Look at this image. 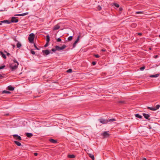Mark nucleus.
<instances>
[{
	"label": "nucleus",
	"mask_w": 160,
	"mask_h": 160,
	"mask_svg": "<svg viewBox=\"0 0 160 160\" xmlns=\"http://www.w3.org/2000/svg\"><path fill=\"white\" fill-rule=\"evenodd\" d=\"M13 61L14 63H17V64H16V65H19V63L15 59H13Z\"/></svg>",
	"instance_id": "nucleus-33"
},
{
	"label": "nucleus",
	"mask_w": 160,
	"mask_h": 160,
	"mask_svg": "<svg viewBox=\"0 0 160 160\" xmlns=\"http://www.w3.org/2000/svg\"><path fill=\"white\" fill-rule=\"evenodd\" d=\"M42 52L44 56L47 55L50 53L49 50H42Z\"/></svg>",
	"instance_id": "nucleus-6"
},
{
	"label": "nucleus",
	"mask_w": 160,
	"mask_h": 160,
	"mask_svg": "<svg viewBox=\"0 0 160 160\" xmlns=\"http://www.w3.org/2000/svg\"><path fill=\"white\" fill-rule=\"evenodd\" d=\"M147 108L148 109H149L150 110H152V111H155L156 110V109H155V108H154L153 107H148Z\"/></svg>",
	"instance_id": "nucleus-24"
},
{
	"label": "nucleus",
	"mask_w": 160,
	"mask_h": 160,
	"mask_svg": "<svg viewBox=\"0 0 160 160\" xmlns=\"http://www.w3.org/2000/svg\"><path fill=\"white\" fill-rule=\"evenodd\" d=\"M135 116L136 118H142V116L139 115V114H137L135 115Z\"/></svg>",
	"instance_id": "nucleus-21"
},
{
	"label": "nucleus",
	"mask_w": 160,
	"mask_h": 160,
	"mask_svg": "<svg viewBox=\"0 0 160 160\" xmlns=\"http://www.w3.org/2000/svg\"><path fill=\"white\" fill-rule=\"evenodd\" d=\"M72 69H69L67 71V72L68 73H71L72 72Z\"/></svg>",
	"instance_id": "nucleus-35"
},
{
	"label": "nucleus",
	"mask_w": 160,
	"mask_h": 160,
	"mask_svg": "<svg viewBox=\"0 0 160 160\" xmlns=\"http://www.w3.org/2000/svg\"><path fill=\"white\" fill-rule=\"evenodd\" d=\"M159 75V74H157L155 75H151L150 77L151 78H157Z\"/></svg>",
	"instance_id": "nucleus-17"
},
{
	"label": "nucleus",
	"mask_w": 160,
	"mask_h": 160,
	"mask_svg": "<svg viewBox=\"0 0 160 160\" xmlns=\"http://www.w3.org/2000/svg\"><path fill=\"white\" fill-rule=\"evenodd\" d=\"M101 51L103 52H104L106 51V49L105 48L102 49Z\"/></svg>",
	"instance_id": "nucleus-47"
},
{
	"label": "nucleus",
	"mask_w": 160,
	"mask_h": 160,
	"mask_svg": "<svg viewBox=\"0 0 160 160\" xmlns=\"http://www.w3.org/2000/svg\"><path fill=\"white\" fill-rule=\"evenodd\" d=\"M68 157L69 158H75V156L73 154L68 155Z\"/></svg>",
	"instance_id": "nucleus-23"
},
{
	"label": "nucleus",
	"mask_w": 160,
	"mask_h": 160,
	"mask_svg": "<svg viewBox=\"0 0 160 160\" xmlns=\"http://www.w3.org/2000/svg\"><path fill=\"white\" fill-rule=\"evenodd\" d=\"M94 56L96 58H99L100 57V56L98 54H94Z\"/></svg>",
	"instance_id": "nucleus-38"
},
{
	"label": "nucleus",
	"mask_w": 160,
	"mask_h": 160,
	"mask_svg": "<svg viewBox=\"0 0 160 160\" xmlns=\"http://www.w3.org/2000/svg\"><path fill=\"white\" fill-rule=\"evenodd\" d=\"M0 54L4 58L6 59V55L2 51L0 52Z\"/></svg>",
	"instance_id": "nucleus-18"
},
{
	"label": "nucleus",
	"mask_w": 160,
	"mask_h": 160,
	"mask_svg": "<svg viewBox=\"0 0 160 160\" xmlns=\"http://www.w3.org/2000/svg\"><path fill=\"white\" fill-rule=\"evenodd\" d=\"M5 67V65H2L0 66V70L3 69Z\"/></svg>",
	"instance_id": "nucleus-37"
},
{
	"label": "nucleus",
	"mask_w": 160,
	"mask_h": 160,
	"mask_svg": "<svg viewBox=\"0 0 160 160\" xmlns=\"http://www.w3.org/2000/svg\"><path fill=\"white\" fill-rule=\"evenodd\" d=\"M149 128H150V129H151V127H150Z\"/></svg>",
	"instance_id": "nucleus-62"
},
{
	"label": "nucleus",
	"mask_w": 160,
	"mask_h": 160,
	"mask_svg": "<svg viewBox=\"0 0 160 160\" xmlns=\"http://www.w3.org/2000/svg\"><path fill=\"white\" fill-rule=\"evenodd\" d=\"M99 120L100 121V122L102 124H106L108 122L107 120L105 119L100 118L99 119Z\"/></svg>",
	"instance_id": "nucleus-5"
},
{
	"label": "nucleus",
	"mask_w": 160,
	"mask_h": 160,
	"mask_svg": "<svg viewBox=\"0 0 160 160\" xmlns=\"http://www.w3.org/2000/svg\"><path fill=\"white\" fill-rule=\"evenodd\" d=\"M72 36H69V37H68V41H71V40H72Z\"/></svg>",
	"instance_id": "nucleus-32"
},
{
	"label": "nucleus",
	"mask_w": 160,
	"mask_h": 160,
	"mask_svg": "<svg viewBox=\"0 0 160 160\" xmlns=\"http://www.w3.org/2000/svg\"><path fill=\"white\" fill-rule=\"evenodd\" d=\"M98 10L100 11L101 10L102 8L100 6H98Z\"/></svg>",
	"instance_id": "nucleus-41"
},
{
	"label": "nucleus",
	"mask_w": 160,
	"mask_h": 160,
	"mask_svg": "<svg viewBox=\"0 0 160 160\" xmlns=\"http://www.w3.org/2000/svg\"><path fill=\"white\" fill-rule=\"evenodd\" d=\"M12 136L13 138L16 140H22V138L20 136H18V135L14 134Z\"/></svg>",
	"instance_id": "nucleus-7"
},
{
	"label": "nucleus",
	"mask_w": 160,
	"mask_h": 160,
	"mask_svg": "<svg viewBox=\"0 0 160 160\" xmlns=\"http://www.w3.org/2000/svg\"><path fill=\"white\" fill-rule=\"evenodd\" d=\"M1 22H2V23H7L10 24V21L8 20H4L3 21H1Z\"/></svg>",
	"instance_id": "nucleus-11"
},
{
	"label": "nucleus",
	"mask_w": 160,
	"mask_h": 160,
	"mask_svg": "<svg viewBox=\"0 0 160 160\" xmlns=\"http://www.w3.org/2000/svg\"><path fill=\"white\" fill-rule=\"evenodd\" d=\"M49 141L52 143L55 144L58 143V141L57 140H54L52 138L50 139H49Z\"/></svg>",
	"instance_id": "nucleus-9"
},
{
	"label": "nucleus",
	"mask_w": 160,
	"mask_h": 160,
	"mask_svg": "<svg viewBox=\"0 0 160 160\" xmlns=\"http://www.w3.org/2000/svg\"><path fill=\"white\" fill-rule=\"evenodd\" d=\"M4 52L7 53V55L8 56H10V54L8 53V52L7 51H4Z\"/></svg>",
	"instance_id": "nucleus-42"
},
{
	"label": "nucleus",
	"mask_w": 160,
	"mask_h": 160,
	"mask_svg": "<svg viewBox=\"0 0 160 160\" xmlns=\"http://www.w3.org/2000/svg\"><path fill=\"white\" fill-rule=\"evenodd\" d=\"M28 12H26V13H23L22 14H21L20 16H25V15L28 14Z\"/></svg>",
	"instance_id": "nucleus-34"
},
{
	"label": "nucleus",
	"mask_w": 160,
	"mask_h": 160,
	"mask_svg": "<svg viewBox=\"0 0 160 160\" xmlns=\"http://www.w3.org/2000/svg\"><path fill=\"white\" fill-rule=\"evenodd\" d=\"M145 68V66H143V67H141L140 68V69L142 71V70H143Z\"/></svg>",
	"instance_id": "nucleus-36"
},
{
	"label": "nucleus",
	"mask_w": 160,
	"mask_h": 160,
	"mask_svg": "<svg viewBox=\"0 0 160 160\" xmlns=\"http://www.w3.org/2000/svg\"><path fill=\"white\" fill-rule=\"evenodd\" d=\"M34 37L35 35L33 33H32L30 34L29 36L28 37V39L30 43H33V40L34 38Z\"/></svg>",
	"instance_id": "nucleus-1"
},
{
	"label": "nucleus",
	"mask_w": 160,
	"mask_h": 160,
	"mask_svg": "<svg viewBox=\"0 0 160 160\" xmlns=\"http://www.w3.org/2000/svg\"><path fill=\"white\" fill-rule=\"evenodd\" d=\"M17 18L16 17H12L11 21H10V23L12 22H17L18 21V20L17 19Z\"/></svg>",
	"instance_id": "nucleus-4"
},
{
	"label": "nucleus",
	"mask_w": 160,
	"mask_h": 160,
	"mask_svg": "<svg viewBox=\"0 0 160 160\" xmlns=\"http://www.w3.org/2000/svg\"><path fill=\"white\" fill-rule=\"evenodd\" d=\"M159 37L160 38V34L159 35Z\"/></svg>",
	"instance_id": "nucleus-61"
},
{
	"label": "nucleus",
	"mask_w": 160,
	"mask_h": 160,
	"mask_svg": "<svg viewBox=\"0 0 160 160\" xmlns=\"http://www.w3.org/2000/svg\"><path fill=\"white\" fill-rule=\"evenodd\" d=\"M4 76H2L1 74H0V79H2L3 78H4Z\"/></svg>",
	"instance_id": "nucleus-46"
},
{
	"label": "nucleus",
	"mask_w": 160,
	"mask_h": 160,
	"mask_svg": "<svg viewBox=\"0 0 160 160\" xmlns=\"http://www.w3.org/2000/svg\"><path fill=\"white\" fill-rule=\"evenodd\" d=\"M102 135L105 137H108L109 136V134L107 132L105 131L102 133Z\"/></svg>",
	"instance_id": "nucleus-10"
},
{
	"label": "nucleus",
	"mask_w": 160,
	"mask_h": 160,
	"mask_svg": "<svg viewBox=\"0 0 160 160\" xmlns=\"http://www.w3.org/2000/svg\"><path fill=\"white\" fill-rule=\"evenodd\" d=\"M16 46L17 48H20L21 47L22 45L20 42H18Z\"/></svg>",
	"instance_id": "nucleus-22"
},
{
	"label": "nucleus",
	"mask_w": 160,
	"mask_h": 160,
	"mask_svg": "<svg viewBox=\"0 0 160 160\" xmlns=\"http://www.w3.org/2000/svg\"><path fill=\"white\" fill-rule=\"evenodd\" d=\"M107 121H108V122H111L115 121V119L114 118H112L110 119H108V120H107Z\"/></svg>",
	"instance_id": "nucleus-28"
},
{
	"label": "nucleus",
	"mask_w": 160,
	"mask_h": 160,
	"mask_svg": "<svg viewBox=\"0 0 160 160\" xmlns=\"http://www.w3.org/2000/svg\"><path fill=\"white\" fill-rule=\"evenodd\" d=\"M2 23L1 22V21L0 22V25H1L2 24Z\"/></svg>",
	"instance_id": "nucleus-56"
},
{
	"label": "nucleus",
	"mask_w": 160,
	"mask_h": 160,
	"mask_svg": "<svg viewBox=\"0 0 160 160\" xmlns=\"http://www.w3.org/2000/svg\"><path fill=\"white\" fill-rule=\"evenodd\" d=\"M89 156L90 157L92 160H94V157L93 155L92 154H89Z\"/></svg>",
	"instance_id": "nucleus-25"
},
{
	"label": "nucleus",
	"mask_w": 160,
	"mask_h": 160,
	"mask_svg": "<svg viewBox=\"0 0 160 160\" xmlns=\"http://www.w3.org/2000/svg\"><path fill=\"white\" fill-rule=\"evenodd\" d=\"M138 35H139V36H141L142 35V33H140V32H139L138 33Z\"/></svg>",
	"instance_id": "nucleus-51"
},
{
	"label": "nucleus",
	"mask_w": 160,
	"mask_h": 160,
	"mask_svg": "<svg viewBox=\"0 0 160 160\" xmlns=\"http://www.w3.org/2000/svg\"><path fill=\"white\" fill-rule=\"evenodd\" d=\"M12 45L13 46V48H14L15 47V45L12 44Z\"/></svg>",
	"instance_id": "nucleus-54"
},
{
	"label": "nucleus",
	"mask_w": 160,
	"mask_h": 160,
	"mask_svg": "<svg viewBox=\"0 0 160 160\" xmlns=\"http://www.w3.org/2000/svg\"><path fill=\"white\" fill-rule=\"evenodd\" d=\"M8 89L10 91H13L14 90V88L11 85L9 86L8 87Z\"/></svg>",
	"instance_id": "nucleus-15"
},
{
	"label": "nucleus",
	"mask_w": 160,
	"mask_h": 160,
	"mask_svg": "<svg viewBox=\"0 0 160 160\" xmlns=\"http://www.w3.org/2000/svg\"><path fill=\"white\" fill-rule=\"evenodd\" d=\"M51 50L52 52H55L57 50V49H56V48H55V49L53 48Z\"/></svg>",
	"instance_id": "nucleus-43"
},
{
	"label": "nucleus",
	"mask_w": 160,
	"mask_h": 160,
	"mask_svg": "<svg viewBox=\"0 0 160 160\" xmlns=\"http://www.w3.org/2000/svg\"><path fill=\"white\" fill-rule=\"evenodd\" d=\"M14 143H15V144H16L18 146H20L21 145V143L20 142H18V141H14Z\"/></svg>",
	"instance_id": "nucleus-19"
},
{
	"label": "nucleus",
	"mask_w": 160,
	"mask_h": 160,
	"mask_svg": "<svg viewBox=\"0 0 160 160\" xmlns=\"http://www.w3.org/2000/svg\"><path fill=\"white\" fill-rule=\"evenodd\" d=\"M158 57V56L157 55H155L153 56V58H156Z\"/></svg>",
	"instance_id": "nucleus-48"
},
{
	"label": "nucleus",
	"mask_w": 160,
	"mask_h": 160,
	"mask_svg": "<svg viewBox=\"0 0 160 160\" xmlns=\"http://www.w3.org/2000/svg\"><path fill=\"white\" fill-rule=\"evenodd\" d=\"M142 160H147L145 158H143L142 159Z\"/></svg>",
	"instance_id": "nucleus-55"
},
{
	"label": "nucleus",
	"mask_w": 160,
	"mask_h": 160,
	"mask_svg": "<svg viewBox=\"0 0 160 160\" xmlns=\"http://www.w3.org/2000/svg\"><path fill=\"white\" fill-rule=\"evenodd\" d=\"M34 47L35 48H36V49H37V50H39V48H38L37 47V46H36V44H35V43H34Z\"/></svg>",
	"instance_id": "nucleus-40"
},
{
	"label": "nucleus",
	"mask_w": 160,
	"mask_h": 160,
	"mask_svg": "<svg viewBox=\"0 0 160 160\" xmlns=\"http://www.w3.org/2000/svg\"><path fill=\"white\" fill-rule=\"evenodd\" d=\"M14 40L15 42H18V40L16 38H14Z\"/></svg>",
	"instance_id": "nucleus-50"
},
{
	"label": "nucleus",
	"mask_w": 160,
	"mask_h": 160,
	"mask_svg": "<svg viewBox=\"0 0 160 160\" xmlns=\"http://www.w3.org/2000/svg\"><path fill=\"white\" fill-rule=\"evenodd\" d=\"M34 154L35 156H36L38 155V154L37 153L35 152L34 153Z\"/></svg>",
	"instance_id": "nucleus-53"
},
{
	"label": "nucleus",
	"mask_w": 160,
	"mask_h": 160,
	"mask_svg": "<svg viewBox=\"0 0 160 160\" xmlns=\"http://www.w3.org/2000/svg\"><path fill=\"white\" fill-rule=\"evenodd\" d=\"M118 102L121 104H123L125 103V101L123 100L119 101Z\"/></svg>",
	"instance_id": "nucleus-27"
},
{
	"label": "nucleus",
	"mask_w": 160,
	"mask_h": 160,
	"mask_svg": "<svg viewBox=\"0 0 160 160\" xmlns=\"http://www.w3.org/2000/svg\"><path fill=\"white\" fill-rule=\"evenodd\" d=\"M18 65L15 64L14 66H13L12 64H10L9 65V68L11 69L12 71H13L16 70L18 68Z\"/></svg>",
	"instance_id": "nucleus-2"
},
{
	"label": "nucleus",
	"mask_w": 160,
	"mask_h": 160,
	"mask_svg": "<svg viewBox=\"0 0 160 160\" xmlns=\"http://www.w3.org/2000/svg\"><path fill=\"white\" fill-rule=\"evenodd\" d=\"M144 12V11H137L135 12V13H136V14H142V13H143Z\"/></svg>",
	"instance_id": "nucleus-29"
},
{
	"label": "nucleus",
	"mask_w": 160,
	"mask_h": 160,
	"mask_svg": "<svg viewBox=\"0 0 160 160\" xmlns=\"http://www.w3.org/2000/svg\"><path fill=\"white\" fill-rule=\"evenodd\" d=\"M57 41L58 42H60L61 41V39L60 38H58L57 39Z\"/></svg>",
	"instance_id": "nucleus-39"
},
{
	"label": "nucleus",
	"mask_w": 160,
	"mask_h": 160,
	"mask_svg": "<svg viewBox=\"0 0 160 160\" xmlns=\"http://www.w3.org/2000/svg\"><path fill=\"white\" fill-rule=\"evenodd\" d=\"M60 28L59 25L57 24L55 25L53 28V30H56L59 29Z\"/></svg>",
	"instance_id": "nucleus-12"
},
{
	"label": "nucleus",
	"mask_w": 160,
	"mask_h": 160,
	"mask_svg": "<svg viewBox=\"0 0 160 160\" xmlns=\"http://www.w3.org/2000/svg\"><path fill=\"white\" fill-rule=\"evenodd\" d=\"M2 93H6V94H10L11 93V92L8 91H7L6 90H4L2 92Z\"/></svg>",
	"instance_id": "nucleus-26"
},
{
	"label": "nucleus",
	"mask_w": 160,
	"mask_h": 160,
	"mask_svg": "<svg viewBox=\"0 0 160 160\" xmlns=\"http://www.w3.org/2000/svg\"><path fill=\"white\" fill-rule=\"evenodd\" d=\"M133 25H136V24H133Z\"/></svg>",
	"instance_id": "nucleus-60"
},
{
	"label": "nucleus",
	"mask_w": 160,
	"mask_h": 160,
	"mask_svg": "<svg viewBox=\"0 0 160 160\" xmlns=\"http://www.w3.org/2000/svg\"><path fill=\"white\" fill-rule=\"evenodd\" d=\"M143 115L144 117L147 119H148V118L150 117V115L148 114H147L146 113H143Z\"/></svg>",
	"instance_id": "nucleus-14"
},
{
	"label": "nucleus",
	"mask_w": 160,
	"mask_h": 160,
	"mask_svg": "<svg viewBox=\"0 0 160 160\" xmlns=\"http://www.w3.org/2000/svg\"><path fill=\"white\" fill-rule=\"evenodd\" d=\"M50 41V37L49 35H48L46 36V41L48 43Z\"/></svg>",
	"instance_id": "nucleus-20"
},
{
	"label": "nucleus",
	"mask_w": 160,
	"mask_h": 160,
	"mask_svg": "<svg viewBox=\"0 0 160 160\" xmlns=\"http://www.w3.org/2000/svg\"><path fill=\"white\" fill-rule=\"evenodd\" d=\"M66 47V46L65 45H63L61 47H60L58 46H56L55 47L56 48L57 50L60 51L64 49Z\"/></svg>",
	"instance_id": "nucleus-3"
},
{
	"label": "nucleus",
	"mask_w": 160,
	"mask_h": 160,
	"mask_svg": "<svg viewBox=\"0 0 160 160\" xmlns=\"http://www.w3.org/2000/svg\"><path fill=\"white\" fill-rule=\"evenodd\" d=\"M20 15H21V14H18L15 15L14 16H21Z\"/></svg>",
	"instance_id": "nucleus-52"
},
{
	"label": "nucleus",
	"mask_w": 160,
	"mask_h": 160,
	"mask_svg": "<svg viewBox=\"0 0 160 160\" xmlns=\"http://www.w3.org/2000/svg\"><path fill=\"white\" fill-rule=\"evenodd\" d=\"M119 10L120 11H121L123 10V8H122L120 7L119 8Z\"/></svg>",
	"instance_id": "nucleus-49"
},
{
	"label": "nucleus",
	"mask_w": 160,
	"mask_h": 160,
	"mask_svg": "<svg viewBox=\"0 0 160 160\" xmlns=\"http://www.w3.org/2000/svg\"><path fill=\"white\" fill-rule=\"evenodd\" d=\"M30 52L33 55L35 54V52L32 49L30 50Z\"/></svg>",
	"instance_id": "nucleus-31"
},
{
	"label": "nucleus",
	"mask_w": 160,
	"mask_h": 160,
	"mask_svg": "<svg viewBox=\"0 0 160 160\" xmlns=\"http://www.w3.org/2000/svg\"><path fill=\"white\" fill-rule=\"evenodd\" d=\"M96 62L95 61H93L92 62V64L93 66L95 65L96 64Z\"/></svg>",
	"instance_id": "nucleus-44"
},
{
	"label": "nucleus",
	"mask_w": 160,
	"mask_h": 160,
	"mask_svg": "<svg viewBox=\"0 0 160 160\" xmlns=\"http://www.w3.org/2000/svg\"><path fill=\"white\" fill-rule=\"evenodd\" d=\"M8 115H9V114H6L5 115H6V116H8Z\"/></svg>",
	"instance_id": "nucleus-57"
},
{
	"label": "nucleus",
	"mask_w": 160,
	"mask_h": 160,
	"mask_svg": "<svg viewBox=\"0 0 160 160\" xmlns=\"http://www.w3.org/2000/svg\"><path fill=\"white\" fill-rule=\"evenodd\" d=\"M79 37H80L79 36H78L76 40L75 41V42L73 44V48H75V47L76 46V44H77V43L78 42L79 40Z\"/></svg>",
	"instance_id": "nucleus-8"
},
{
	"label": "nucleus",
	"mask_w": 160,
	"mask_h": 160,
	"mask_svg": "<svg viewBox=\"0 0 160 160\" xmlns=\"http://www.w3.org/2000/svg\"><path fill=\"white\" fill-rule=\"evenodd\" d=\"M36 97H37V96L34 97V98H36Z\"/></svg>",
	"instance_id": "nucleus-58"
},
{
	"label": "nucleus",
	"mask_w": 160,
	"mask_h": 160,
	"mask_svg": "<svg viewBox=\"0 0 160 160\" xmlns=\"http://www.w3.org/2000/svg\"><path fill=\"white\" fill-rule=\"evenodd\" d=\"M26 135L27 136V137H28L29 138H30L32 136H33V134L32 133H30L27 132L26 133Z\"/></svg>",
	"instance_id": "nucleus-13"
},
{
	"label": "nucleus",
	"mask_w": 160,
	"mask_h": 160,
	"mask_svg": "<svg viewBox=\"0 0 160 160\" xmlns=\"http://www.w3.org/2000/svg\"><path fill=\"white\" fill-rule=\"evenodd\" d=\"M149 49L150 50H151V48H149Z\"/></svg>",
	"instance_id": "nucleus-59"
},
{
	"label": "nucleus",
	"mask_w": 160,
	"mask_h": 160,
	"mask_svg": "<svg viewBox=\"0 0 160 160\" xmlns=\"http://www.w3.org/2000/svg\"><path fill=\"white\" fill-rule=\"evenodd\" d=\"M48 43L47 42L46 44L44 45V47H47L48 46Z\"/></svg>",
	"instance_id": "nucleus-45"
},
{
	"label": "nucleus",
	"mask_w": 160,
	"mask_h": 160,
	"mask_svg": "<svg viewBox=\"0 0 160 160\" xmlns=\"http://www.w3.org/2000/svg\"><path fill=\"white\" fill-rule=\"evenodd\" d=\"M160 107V105L159 104L157 105L155 108V109H156V110L158 109Z\"/></svg>",
	"instance_id": "nucleus-30"
},
{
	"label": "nucleus",
	"mask_w": 160,
	"mask_h": 160,
	"mask_svg": "<svg viewBox=\"0 0 160 160\" xmlns=\"http://www.w3.org/2000/svg\"><path fill=\"white\" fill-rule=\"evenodd\" d=\"M112 6H114L117 8H119V5L116 2L112 3Z\"/></svg>",
	"instance_id": "nucleus-16"
}]
</instances>
